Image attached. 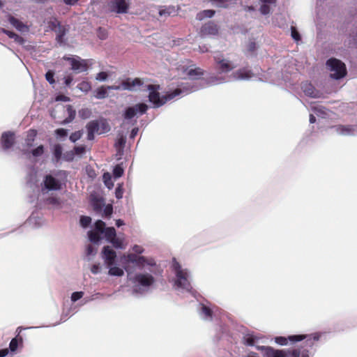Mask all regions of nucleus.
<instances>
[{
	"label": "nucleus",
	"mask_w": 357,
	"mask_h": 357,
	"mask_svg": "<svg viewBox=\"0 0 357 357\" xmlns=\"http://www.w3.org/2000/svg\"><path fill=\"white\" fill-rule=\"evenodd\" d=\"M101 234H104L107 241L111 243L114 248L117 249L126 248V243L124 235L119 234L116 236V232L114 227H106L105 223L99 220L96 222L94 229L89 231V238L90 241L98 243L101 239Z\"/></svg>",
	"instance_id": "f257e3e1"
},
{
	"label": "nucleus",
	"mask_w": 357,
	"mask_h": 357,
	"mask_svg": "<svg viewBox=\"0 0 357 357\" xmlns=\"http://www.w3.org/2000/svg\"><path fill=\"white\" fill-rule=\"evenodd\" d=\"M147 89L149 91V99L150 102L155 107H159L163 105L168 100H172L181 94H188L189 93L195 91L199 89L198 86L194 84L192 81L183 84L181 88L175 89L173 92L160 96L158 90L160 89L159 85H148Z\"/></svg>",
	"instance_id": "f03ea898"
},
{
	"label": "nucleus",
	"mask_w": 357,
	"mask_h": 357,
	"mask_svg": "<svg viewBox=\"0 0 357 357\" xmlns=\"http://www.w3.org/2000/svg\"><path fill=\"white\" fill-rule=\"evenodd\" d=\"M149 272L143 271L136 273L134 275L128 273L129 281L132 284L133 294H143L149 291L155 282V278L152 275L153 268L148 267Z\"/></svg>",
	"instance_id": "7ed1b4c3"
},
{
	"label": "nucleus",
	"mask_w": 357,
	"mask_h": 357,
	"mask_svg": "<svg viewBox=\"0 0 357 357\" xmlns=\"http://www.w3.org/2000/svg\"><path fill=\"white\" fill-rule=\"evenodd\" d=\"M172 269L175 275L174 287L176 290L181 292L192 293V287L190 284V274L188 269L183 268L176 260L172 261Z\"/></svg>",
	"instance_id": "20e7f679"
},
{
	"label": "nucleus",
	"mask_w": 357,
	"mask_h": 357,
	"mask_svg": "<svg viewBox=\"0 0 357 357\" xmlns=\"http://www.w3.org/2000/svg\"><path fill=\"white\" fill-rule=\"evenodd\" d=\"M261 339H263L262 336L248 333L243 337V342L248 346H255L258 350L262 351L263 357H287V352L284 350L275 349L271 347L257 346V343Z\"/></svg>",
	"instance_id": "39448f33"
},
{
	"label": "nucleus",
	"mask_w": 357,
	"mask_h": 357,
	"mask_svg": "<svg viewBox=\"0 0 357 357\" xmlns=\"http://www.w3.org/2000/svg\"><path fill=\"white\" fill-rule=\"evenodd\" d=\"M321 335V333H315L310 335H293L288 336V337L279 336L275 337V342L278 344L284 346L288 344L289 341L290 342H296L305 340V344L312 347L314 342L320 339Z\"/></svg>",
	"instance_id": "423d86ee"
},
{
	"label": "nucleus",
	"mask_w": 357,
	"mask_h": 357,
	"mask_svg": "<svg viewBox=\"0 0 357 357\" xmlns=\"http://www.w3.org/2000/svg\"><path fill=\"white\" fill-rule=\"evenodd\" d=\"M87 139L93 140L96 134L101 135L107 132L110 130V126L105 119L91 121L86 125Z\"/></svg>",
	"instance_id": "0eeeda50"
},
{
	"label": "nucleus",
	"mask_w": 357,
	"mask_h": 357,
	"mask_svg": "<svg viewBox=\"0 0 357 357\" xmlns=\"http://www.w3.org/2000/svg\"><path fill=\"white\" fill-rule=\"evenodd\" d=\"M121 259L124 264H135L139 269H146V267L155 266V262L153 259H148L133 253L124 254L121 257Z\"/></svg>",
	"instance_id": "6e6552de"
},
{
	"label": "nucleus",
	"mask_w": 357,
	"mask_h": 357,
	"mask_svg": "<svg viewBox=\"0 0 357 357\" xmlns=\"http://www.w3.org/2000/svg\"><path fill=\"white\" fill-rule=\"evenodd\" d=\"M326 66L331 72V77L338 79L345 76L347 73L346 66L344 63L336 59H330L326 62Z\"/></svg>",
	"instance_id": "1a4fd4ad"
},
{
	"label": "nucleus",
	"mask_w": 357,
	"mask_h": 357,
	"mask_svg": "<svg viewBox=\"0 0 357 357\" xmlns=\"http://www.w3.org/2000/svg\"><path fill=\"white\" fill-rule=\"evenodd\" d=\"M214 59L215 68L220 73H227L236 67L232 61L222 56H215Z\"/></svg>",
	"instance_id": "9d476101"
},
{
	"label": "nucleus",
	"mask_w": 357,
	"mask_h": 357,
	"mask_svg": "<svg viewBox=\"0 0 357 357\" xmlns=\"http://www.w3.org/2000/svg\"><path fill=\"white\" fill-rule=\"evenodd\" d=\"M63 59L70 62L71 69L75 73H79L87 70L89 64V61L87 60L82 59L79 56H65Z\"/></svg>",
	"instance_id": "9b49d317"
},
{
	"label": "nucleus",
	"mask_w": 357,
	"mask_h": 357,
	"mask_svg": "<svg viewBox=\"0 0 357 357\" xmlns=\"http://www.w3.org/2000/svg\"><path fill=\"white\" fill-rule=\"evenodd\" d=\"M61 183L51 175H47L43 181L42 195L45 196L48 190H58L61 189Z\"/></svg>",
	"instance_id": "f8f14e48"
},
{
	"label": "nucleus",
	"mask_w": 357,
	"mask_h": 357,
	"mask_svg": "<svg viewBox=\"0 0 357 357\" xmlns=\"http://www.w3.org/2000/svg\"><path fill=\"white\" fill-rule=\"evenodd\" d=\"M148 109V106L144 103L136 104L134 106L128 107L123 114L126 119L130 120L134 118L137 114H143Z\"/></svg>",
	"instance_id": "ddd939ff"
},
{
	"label": "nucleus",
	"mask_w": 357,
	"mask_h": 357,
	"mask_svg": "<svg viewBox=\"0 0 357 357\" xmlns=\"http://www.w3.org/2000/svg\"><path fill=\"white\" fill-rule=\"evenodd\" d=\"M102 255V259L107 266L114 265V264H115L116 254V252L109 246L107 245L103 248Z\"/></svg>",
	"instance_id": "4468645a"
},
{
	"label": "nucleus",
	"mask_w": 357,
	"mask_h": 357,
	"mask_svg": "<svg viewBox=\"0 0 357 357\" xmlns=\"http://www.w3.org/2000/svg\"><path fill=\"white\" fill-rule=\"evenodd\" d=\"M254 77V73L248 68H241L234 72L230 76L233 80H245Z\"/></svg>",
	"instance_id": "2eb2a0df"
},
{
	"label": "nucleus",
	"mask_w": 357,
	"mask_h": 357,
	"mask_svg": "<svg viewBox=\"0 0 357 357\" xmlns=\"http://www.w3.org/2000/svg\"><path fill=\"white\" fill-rule=\"evenodd\" d=\"M129 3L126 0H113L111 2V10L117 13H125L128 9Z\"/></svg>",
	"instance_id": "dca6fc26"
},
{
	"label": "nucleus",
	"mask_w": 357,
	"mask_h": 357,
	"mask_svg": "<svg viewBox=\"0 0 357 357\" xmlns=\"http://www.w3.org/2000/svg\"><path fill=\"white\" fill-rule=\"evenodd\" d=\"M8 22L10 24L15 27L20 32H28L29 31V26L19 20L18 19L14 17L13 16L9 15L8 17Z\"/></svg>",
	"instance_id": "f3484780"
},
{
	"label": "nucleus",
	"mask_w": 357,
	"mask_h": 357,
	"mask_svg": "<svg viewBox=\"0 0 357 357\" xmlns=\"http://www.w3.org/2000/svg\"><path fill=\"white\" fill-rule=\"evenodd\" d=\"M142 85V81L138 79H128L123 82V90L134 91Z\"/></svg>",
	"instance_id": "a211bd4d"
},
{
	"label": "nucleus",
	"mask_w": 357,
	"mask_h": 357,
	"mask_svg": "<svg viewBox=\"0 0 357 357\" xmlns=\"http://www.w3.org/2000/svg\"><path fill=\"white\" fill-rule=\"evenodd\" d=\"M301 88L304 93L307 96L312 98L320 97V93L310 83H304Z\"/></svg>",
	"instance_id": "6ab92c4d"
},
{
	"label": "nucleus",
	"mask_w": 357,
	"mask_h": 357,
	"mask_svg": "<svg viewBox=\"0 0 357 357\" xmlns=\"http://www.w3.org/2000/svg\"><path fill=\"white\" fill-rule=\"evenodd\" d=\"M14 142L13 134L11 132H5L1 137V144L5 149H8L12 146Z\"/></svg>",
	"instance_id": "aec40b11"
},
{
	"label": "nucleus",
	"mask_w": 357,
	"mask_h": 357,
	"mask_svg": "<svg viewBox=\"0 0 357 357\" xmlns=\"http://www.w3.org/2000/svg\"><path fill=\"white\" fill-rule=\"evenodd\" d=\"M201 32L203 36L215 35L218 33V28L216 25L210 22L202 27Z\"/></svg>",
	"instance_id": "412c9836"
},
{
	"label": "nucleus",
	"mask_w": 357,
	"mask_h": 357,
	"mask_svg": "<svg viewBox=\"0 0 357 357\" xmlns=\"http://www.w3.org/2000/svg\"><path fill=\"white\" fill-rule=\"evenodd\" d=\"M200 307L199 314L202 318L208 321L211 320L213 314L212 309L209 306L204 304H201Z\"/></svg>",
	"instance_id": "4be33fe9"
},
{
	"label": "nucleus",
	"mask_w": 357,
	"mask_h": 357,
	"mask_svg": "<svg viewBox=\"0 0 357 357\" xmlns=\"http://www.w3.org/2000/svg\"><path fill=\"white\" fill-rule=\"evenodd\" d=\"M276 0H260L259 10L262 15H267L271 11V6L275 4Z\"/></svg>",
	"instance_id": "5701e85b"
},
{
	"label": "nucleus",
	"mask_w": 357,
	"mask_h": 357,
	"mask_svg": "<svg viewBox=\"0 0 357 357\" xmlns=\"http://www.w3.org/2000/svg\"><path fill=\"white\" fill-rule=\"evenodd\" d=\"M109 268L108 274L112 276L121 277L124 275V270L116 264L107 266Z\"/></svg>",
	"instance_id": "b1692460"
},
{
	"label": "nucleus",
	"mask_w": 357,
	"mask_h": 357,
	"mask_svg": "<svg viewBox=\"0 0 357 357\" xmlns=\"http://www.w3.org/2000/svg\"><path fill=\"white\" fill-rule=\"evenodd\" d=\"M176 13V10L174 6H163L159 9V15L160 16H169L174 15Z\"/></svg>",
	"instance_id": "393cba45"
},
{
	"label": "nucleus",
	"mask_w": 357,
	"mask_h": 357,
	"mask_svg": "<svg viewBox=\"0 0 357 357\" xmlns=\"http://www.w3.org/2000/svg\"><path fill=\"white\" fill-rule=\"evenodd\" d=\"M66 31L67 30L64 26H62L58 24V27L55 28V31L56 33V40L59 43H63V37L65 36Z\"/></svg>",
	"instance_id": "a878e982"
},
{
	"label": "nucleus",
	"mask_w": 357,
	"mask_h": 357,
	"mask_svg": "<svg viewBox=\"0 0 357 357\" xmlns=\"http://www.w3.org/2000/svg\"><path fill=\"white\" fill-rule=\"evenodd\" d=\"M336 131L339 134L348 135L354 133V128L351 126H339L336 127Z\"/></svg>",
	"instance_id": "bb28decb"
},
{
	"label": "nucleus",
	"mask_w": 357,
	"mask_h": 357,
	"mask_svg": "<svg viewBox=\"0 0 357 357\" xmlns=\"http://www.w3.org/2000/svg\"><path fill=\"white\" fill-rule=\"evenodd\" d=\"M107 96V89L103 86L95 91V97L97 99H103Z\"/></svg>",
	"instance_id": "cd10ccee"
},
{
	"label": "nucleus",
	"mask_w": 357,
	"mask_h": 357,
	"mask_svg": "<svg viewBox=\"0 0 357 357\" xmlns=\"http://www.w3.org/2000/svg\"><path fill=\"white\" fill-rule=\"evenodd\" d=\"M314 114L321 118H325L328 116V111L322 106L319 105L313 108Z\"/></svg>",
	"instance_id": "c85d7f7f"
},
{
	"label": "nucleus",
	"mask_w": 357,
	"mask_h": 357,
	"mask_svg": "<svg viewBox=\"0 0 357 357\" xmlns=\"http://www.w3.org/2000/svg\"><path fill=\"white\" fill-rule=\"evenodd\" d=\"M187 74L191 79H197L203 75V71L201 68H197L188 70Z\"/></svg>",
	"instance_id": "c756f323"
},
{
	"label": "nucleus",
	"mask_w": 357,
	"mask_h": 357,
	"mask_svg": "<svg viewBox=\"0 0 357 357\" xmlns=\"http://www.w3.org/2000/svg\"><path fill=\"white\" fill-rule=\"evenodd\" d=\"M291 357H309L308 351L306 349H294L291 353Z\"/></svg>",
	"instance_id": "7c9ffc66"
},
{
	"label": "nucleus",
	"mask_w": 357,
	"mask_h": 357,
	"mask_svg": "<svg viewBox=\"0 0 357 357\" xmlns=\"http://www.w3.org/2000/svg\"><path fill=\"white\" fill-rule=\"evenodd\" d=\"M226 81H227L226 78L222 76H220V77L212 76L208 79V83L211 85L219 84L225 82Z\"/></svg>",
	"instance_id": "2f4dec72"
},
{
	"label": "nucleus",
	"mask_w": 357,
	"mask_h": 357,
	"mask_svg": "<svg viewBox=\"0 0 357 357\" xmlns=\"http://www.w3.org/2000/svg\"><path fill=\"white\" fill-rule=\"evenodd\" d=\"M214 15V11L212 10H205L202 12L199 13L197 15V19L202 20L205 17H211Z\"/></svg>",
	"instance_id": "473e14b6"
},
{
	"label": "nucleus",
	"mask_w": 357,
	"mask_h": 357,
	"mask_svg": "<svg viewBox=\"0 0 357 357\" xmlns=\"http://www.w3.org/2000/svg\"><path fill=\"white\" fill-rule=\"evenodd\" d=\"M66 110L68 114V117L63 121L64 123H68L71 122L75 116V111L72 108L70 105L67 106Z\"/></svg>",
	"instance_id": "72a5a7b5"
},
{
	"label": "nucleus",
	"mask_w": 357,
	"mask_h": 357,
	"mask_svg": "<svg viewBox=\"0 0 357 357\" xmlns=\"http://www.w3.org/2000/svg\"><path fill=\"white\" fill-rule=\"evenodd\" d=\"M103 181L105 185L109 188L111 189L114 186V183L112 181V176L111 174L108 172H106L103 174L102 176Z\"/></svg>",
	"instance_id": "f704fd0d"
},
{
	"label": "nucleus",
	"mask_w": 357,
	"mask_h": 357,
	"mask_svg": "<svg viewBox=\"0 0 357 357\" xmlns=\"http://www.w3.org/2000/svg\"><path fill=\"white\" fill-rule=\"evenodd\" d=\"M111 75V73L102 71L96 75V79L99 82H104Z\"/></svg>",
	"instance_id": "c9c22d12"
},
{
	"label": "nucleus",
	"mask_w": 357,
	"mask_h": 357,
	"mask_svg": "<svg viewBox=\"0 0 357 357\" xmlns=\"http://www.w3.org/2000/svg\"><path fill=\"white\" fill-rule=\"evenodd\" d=\"M77 87L80 91L86 93L89 92L91 89V84L86 81H83L81 83H79Z\"/></svg>",
	"instance_id": "e433bc0d"
},
{
	"label": "nucleus",
	"mask_w": 357,
	"mask_h": 357,
	"mask_svg": "<svg viewBox=\"0 0 357 357\" xmlns=\"http://www.w3.org/2000/svg\"><path fill=\"white\" fill-rule=\"evenodd\" d=\"M43 199L45 200V202L47 204H51L53 206H57L59 204V200L56 197L51 196Z\"/></svg>",
	"instance_id": "4c0bfd02"
},
{
	"label": "nucleus",
	"mask_w": 357,
	"mask_h": 357,
	"mask_svg": "<svg viewBox=\"0 0 357 357\" xmlns=\"http://www.w3.org/2000/svg\"><path fill=\"white\" fill-rule=\"evenodd\" d=\"M44 153V147L43 145L38 146L31 151V154L33 157L41 156Z\"/></svg>",
	"instance_id": "58836bf2"
},
{
	"label": "nucleus",
	"mask_w": 357,
	"mask_h": 357,
	"mask_svg": "<svg viewBox=\"0 0 357 357\" xmlns=\"http://www.w3.org/2000/svg\"><path fill=\"white\" fill-rule=\"evenodd\" d=\"M123 174V169L120 165H116L113 170V174L115 178L121 177Z\"/></svg>",
	"instance_id": "ea45409f"
},
{
	"label": "nucleus",
	"mask_w": 357,
	"mask_h": 357,
	"mask_svg": "<svg viewBox=\"0 0 357 357\" xmlns=\"http://www.w3.org/2000/svg\"><path fill=\"white\" fill-rule=\"evenodd\" d=\"M91 222V218L88 216H82L80 218V224L83 227H88Z\"/></svg>",
	"instance_id": "a19ab883"
},
{
	"label": "nucleus",
	"mask_w": 357,
	"mask_h": 357,
	"mask_svg": "<svg viewBox=\"0 0 357 357\" xmlns=\"http://www.w3.org/2000/svg\"><path fill=\"white\" fill-rule=\"evenodd\" d=\"M84 296L83 291H76L72 294L71 295V301L73 302H76L79 299L82 298Z\"/></svg>",
	"instance_id": "79ce46f5"
},
{
	"label": "nucleus",
	"mask_w": 357,
	"mask_h": 357,
	"mask_svg": "<svg viewBox=\"0 0 357 357\" xmlns=\"http://www.w3.org/2000/svg\"><path fill=\"white\" fill-rule=\"evenodd\" d=\"M36 135V132L35 130H30L27 135V144L29 146L31 145V142L33 141L35 136Z\"/></svg>",
	"instance_id": "37998d69"
},
{
	"label": "nucleus",
	"mask_w": 357,
	"mask_h": 357,
	"mask_svg": "<svg viewBox=\"0 0 357 357\" xmlns=\"http://www.w3.org/2000/svg\"><path fill=\"white\" fill-rule=\"evenodd\" d=\"M112 211H113L112 206L109 204L107 205L103 210L102 216L109 217L112 215Z\"/></svg>",
	"instance_id": "c03bdc74"
},
{
	"label": "nucleus",
	"mask_w": 357,
	"mask_h": 357,
	"mask_svg": "<svg viewBox=\"0 0 357 357\" xmlns=\"http://www.w3.org/2000/svg\"><path fill=\"white\" fill-rule=\"evenodd\" d=\"M54 154L56 160H59L61 158L62 154V148L60 145H56L54 146Z\"/></svg>",
	"instance_id": "a18cd8bd"
},
{
	"label": "nucleus",
	"mask_w": 357,
	"mask_h": 357,
	"mask_svg": "<svg viewBox=\"0 0 357 357\" xmlns=\"http://www.w3.org/2000/svg\"><path fill=\"white\" fill-rule=\"evenodd\" d=\"M79 116L83 119H87L91 115V111L88 109H82L79 112Z\"/></svg>",
	"instance_id": "49530a36"
},
{
	"label": "nucleus",
	"mask_w": 357,
	"mask_h": 357,
	"mask_svg": "<svg viewBox=\"0 0 357 357\" xmlns=\"http://www.w3.org/2000/svg\"><path fill=\"white\" fill-rule=\"evenodd\" d=\"M82 137V132L80 131L75 132L70 136V139L75 142Z\"/></svg>",
	"instance_id": "de8ad7c7"
},
{
	"label": "nucleus",
	"mask_w": 357,
	"mask_h": 357,
	"mask_svg": "<svg viewBox=\"0 0 357 357\" xmlns=\"http://www.w3.org/2000/svg\"><path fill=\"white\" fill-rule=\"evenodd\" d=\"M17 346H18V342H17V339L16 338H13L10 341V344H9L10 349L12 351H15L17 349Z\"/></svg>",
	"instance_id": "09e8293b"
},
{
	"label": "nucleus",
	"mask_w": 357,
	"mask_h": 357,
	"mask_svg": "<svg viewBox=\"0 0 357 357\" xmlns=\"http://www.w3.org/2000/svg\"><path fill=\"white\" fill-rule=\"evenodd\" d=\"M0 32L1 33H3L5 34H6L9 38H15L16 33L13 32V31H8V30H6L3 28H1L0 29Z\"/></svg>",
	"instance_id": "8fccbe9b"
},
{
	"label": "nucleus",
	"mask_w": 357,
	"mask_h": 357,
	"mask_svg": "<svg viewBox=\"0 0 357 357\" xmlns=\"http://www.w3.org/2000/svg\"><path fill=\"white\" fill-rule=\"evenodd\" d=\"M101 266L100 264H93L91 268V271L93 274H98L100 272Z\"/></svg>",
	"instance_id": "3c124183"
},
{
	"label": "nucleus",
	"mask_w": 357,
	"mask_h": 357,
	"mask_svg": "<svg viewBox=\"0 0 357 357\" xmlns=\"http://www.w3.org/2000/svg\"><path fill=\"white\" fill-rule=\"evenodd\" d=\"M46 79L50 83L53 84L54 82V73L51 71H48L45 75Z\"/></svg>",
	"instance_id": "603ef678"
},
{
	"label": "nucleus",
	"mask_w": 357,
	"mask_h": 357,
	"mask_svg": "<svg viewBox=\"0 0 357 357\" xmlns=\"http://www.w3.org/2000/svg\"><path fill=\"white\" fill-rule=\"evenodd\" d=\"M291 37L296 40L298 41L300 40V36L298 32L294 27H291Z\"/></svg>",
	"instance_id": "864d4df0"
},
{
	"label": "nucleus",
	"mask_w": 357,
	"mask_h": 357,
	"mask_svg": "<svg viewBox=\"0 0 357 357\" xmlns=\"http://www.w3.org/2000/svg\"><path fill=\"white\" fill-rule=\"evenodd\" d=\"M132 250L134 252L137 253V254H141L144 252V249L142 247H141L140 245H135L132 248Z\"/></svg>",
	"instance_id": "5fc2aeb1"
},
{
	"label": "nucleus",
	"mask_w": 357,
	"mask_h": 357,
	"mask_svg": "<svg viewBox=\"0 0 357 357\" xmlns=\"http://www.w3.org/2000/svg\"><path fill=\"white\" fill-rule=\"evenodd\" d=\"M56 133L59 137H66L67 135V131L63 128H59L56 130Z\"/></svg>",
	"instance_id": "6e6d98bb"
},
{
	"label": "nucleus",
	"mask_w": 357,
	"mask_h": 357,
	"mask_svg": "<svg viewBox=\"0 0 357 357\" xmlns=\"http://www.w3.org/2000/svg\"><path fill=\"white\" fill-rule=\"evenodd\" d=\"M74 151L77 155H81L85 151L84 146H76L74 149Z\"/></svg>",
	"instance_id": "4d7b16f0"
},
{
	"label": "nucleus",
	"mask_w": 357,
	"mask_h": 357,
	"mask_svg": "<svg viewBox=\"0 0 357 357\" xmlns=\"http://www.w3.org/2000/svg\"><path fill=\"white\" fill-rule=\"evenodd\" d=\"M213 3L220 7H225L227 6L225 0H212Z\"/></svg>",
	"instance_id": "13d9d810"
},
{
	"label": "nucleus",
	"mask_w": 357,
	"mask_h": 357,
	"mask_svg": "<svg viewBox=\"0 0 357 357\" xmlns=\"http://www.w3.org/2000/svg\"><path fill=\"white\" fill-rule=\"evenodd\" d=\"M108 90H123V82L121 85H112L107 86Z\"/></svg>",
	"instance_id": "bf43d9fd"
},
{
	"label": "nucleus",
	"mask_w": 357,
	"mask_h": 357,
	"mask_svg": "<svg viewBox=\"0 0 357 357\" xmlns=\"http://www.w3.org/2000/svg\"><path fill=\"white\" fill-rule=\"evenodd\" d=\"M73 80V77L72 75H67L64 78V82L66 86H69Z\"/></svg>",
	"instance_id": "052dcab7"
},
{
	"label": "nucleus",
	"mask_w": 357,
	"mask_h": 357,
	"mask_svg": "<svg viewBox=\"0 0 357 357\" xmlns=\"http://www.w3.org/2000/svg\"><path fill=\"white\" fill-rule=\"evenodd\" d=\"M56 101L68 102L70 100V98L66 96L60 95L56 98Z\"/></svg>",
	"instance_id": "680f3d73"
},
{
	"label": "nucleus",
	"mask_w": 357,
	"mask_h": 357,
	"mask_svg": "<svg viewBox=\"0 0 357 357\" xmlns=\"http://www.w3.org/2000/svg\"><path fill=\"white\" fill-rule=\"evenodd\" d=\"M14 40L18 43V44H20V45H22L24 43V39L22 37H20V36H18L17 34L15 35V38H13Z\"/></svg>",
	"instance_id": "e2e57ef3"
},
{
	"label": "nucleus",
	"mask_w": 357,
	"mask_h": 357,
	"mask_svg": "<svg viewBox=\"0 0 357 357\" xmlns=\"http://www.w3.org/2000/svg\"><path fill=\"white\" fill-rule=\"evenodd\" d=\"M257 47V45L255 42H250L249 44H248V50L250 51V52H253L255 51V50L256 49Z\"/></svg>",
	"instance_id": "0e129e2a"
},
{
	"label": "nucleus",
	"mask_w": 357,
	"mask_h": 357,
	"mask_svg": "<svg viewBox=\"0 0 357 357\" xmlns=\"http://www.w3.org/2000/svg\"><path fill=\"white\" fill-rule=\"evenodd\" d=\"M138 131H139V129L137 128H135L132 130L131 132H130V137L131 139H133L135 137V136L137 135L138 133Z\"/></svg>",
	"instance_id": "69168bd1"
},
{
	"label": "nucleus",
	"mask_w": 357,
	"mask_h": 357,
	"mask_svg": "<svg viewBox=\"0 0 357 357\" xmlns=\"http://www.w3.org/2000/svg\"><path fill=\"white\" fill-rule=\"evenodd\" d=\"M86 252L88 255H94L96 253V251L91 245L87 247Z\"/></svg>",
	"instance_id": "338daca9"
},
{
	"label": "nucleus",
	"mask_w": 357,
	"mask_h": 357,
	"mask_svg": "<svg viewBox=\"0 0 357 357\" xmlns=\"http://www.w3.org/2000/svg\"><path fill=\"white\" fill-rule=\"evenodd\" d=\"M8 354L7 349L0 350V357H5Z\"/></svg>",
	"instance_id": "774afa93"
}]
</instances>
